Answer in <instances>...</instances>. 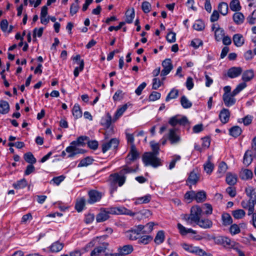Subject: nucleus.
I'll return each mask as SVG.
<instances>
[{"instance_id": "obj_1", "label": "nucleus", "mask_w": 256, "mask_h": 256, "mask_svg": "<svg viewBox=\"0 0 256 256\" xmlns=\"http://www.w3.org/2000/svg\"><path fill=\"white\" fill-rule=\"evenodd\" d=\"M152 152H145L142 156V162L146 166H151L157 168L162 165L160 158L157 157L159 154L160 144L154 141L150 142Z\"/></svg>"}, {"instance_id": "obj_2", "label": "nucleus", "mask_w": 256, "mask_h": 256, "mask_svg": "<svg viewBox=\"0 0 256 256\" xmlns=\"http://www.w3.org/2000/svg\"><path fill=\"white\" fill-rule=\"evenodd\" d=\"M88 138L86 136H80L78 137L76 140H74L70 142V146H68L66 150L68 153V158H73L77 154H83L84 150L80 148V146H84V140H87Z\"/></svg>"}, {"instance_id": "obj_3", "label": "nucleus", "mask_w": 256, "mask_h": 256, "mask_svg": "<svg viewBox=\"0 0 256 256\" xmlns=\"http://www.w3.org/2000/svg\"><path fill=\"white\" fill-rule=\"evenodd\" d=\"M202 209L198 206H194L191 208L190 216H186L185 220L188 224H192V222H197L200 220V216L202 213Z\"/></svg>"}, {"instance_id": "obj_4", "label": "nucleus", "mask_w": 256, "mask_h": 256, "mask_svg": "<svg viewBox=\"0 0 256 256\" xmlns=\"http://www.w3.org/2000/svg\"><path fill=\"white\" fill-rule=\"evenodd\" d=\"M166 137L170 140L171 144H177L180 142L182 138L180 134L178 132V130L172 128L168 130L166 134Z\"/></svg>"}, {"instance_id": "obj_5", "label": "nucleus", "mask_w": 256, "mask_h": 256, "mask_svg": "<svg viewBox=\"0 0 256 256\" xmlns=\"http://www.w3.org/2000/svg\"><path fill=\"white\" fill-rule=\"evenodd\" d=\"M108 212L112 214H126L130 216L135 215L134 212L124 206L109 208Z\"/></svg>"}, {"instance_id": "obj_6", "label": "nucleus", "mask_w": 256, "mask_h": 256, "mask_svg": "<svg viewBox=\"0 0 256 256\" xmlns=\"http://www.w3.org/2000/svg\"><path fill=\"white\" fill-rule=\"evenodd\" d=\"M209 240H213L216 244H222L224 247L233 246L232 242L229 238L223 236H212L209 238Z\"/></svg>"}, {"instance_id": "obj_7", "label": "nucleus", "mask_w": 256, "mask_h": 256, "mask_svg": "<svg viewBox=\"0 0 256 256\" xmlns=\"http://www.w3.org/2000/svg\"><path fill=\"white\" fill-rule=\"evenodd\" d=\"M200 173L198 169H194L192 171L186 180V183L190 187L192 185L196 184L200 179Z\"/></svg>"}, {"instance_id": "obj_8", "label": "nucleus", "mask_w": 256, "mask_h": 256, "mask_svg": "<svg viewBox=\"0 0 256 256\" xmlns=\"http://www.w3.org/2000/svg\"><path fill=\"white\" fill-rule=\"evenodd\" d=\"M136 170L134 169H132L131 168L129 167H125L120 172V176L118 180V185L119 186H122L126 181V176H124L125 174H128V173H132L135 172Z\"/></svg>"}, {"instance_id": "obj_9", "label": "nucleus", "mask_w": 256, "mask_h": 256, "mask_svg": "<svg viewBox=\"0 0 256 256\" xmlns=\"http://www.w3.org/2000/svg\"><path fill=\"white\" fill-rule=\"evenodd\" d=\"M118 144V141L116 138H112L108 142H104L102 145V152L105 153L111 148H116Z\"/></svg>"}, {"instance_id": "obj_10", "label": "nucleus", "mask_w": 256, "mask_h": 256, "mask_svg": "<svg viewBox=\"0 0 256 256\" xmlns=\"http://www.w3.org/2000/svg\"><path fill=\"white\" fill-rule=\"evenodd\" d=\"M212 30L214 32L215 38L217 41H220L224 36V31L220 28L217 24H212Z\"/></svg>"}, {"instance_id": "obj_11", "label": "nucleus", "mask_w": 256, "mask_h": 256, "mask_svg": "<svg viewBox=\"0 0 256 256\" xmlns=\"http://www.w3.org/2000/svg\"><path fill=\"white\" fill-rule=\"evenodd\" d=\"M162 66L164 68L161 72V76H162L168 74L173 68L171 60L170 58L164 60L162 62Z\"/></svg>"}, {"instance_id": "obj_12", "label": "nucleus", "mask_w": 256, "mask_h": 256, "mask_svg": "<svg viewBox=\"0 0 256 256\" xmlns=\"http://www.w3.org/2000/svg\"><path fill=\"white\" fill-rule=\"evenodd\" d=\"M139 156V154L134 144L130 146V150L126 157V162L130 164L132 162L137 159Z\"/></svg>"}, {"instance_id": "obj_13", "label": "nucleus", "mask_w": 256, "mask_h": 256, "mask_svg": "<svg viewBox=\"0 0 256 256\" xmlns=\"http://www.w3.org/2000/svg\"><path fill=\"white\" fill-rule=\"evenodd\" d=\"M110 214V213H109L108 212V208H101L100 212L96 216V222H100L106 221L109 218Z\"/></svg>"}, {"instance_id": "obj_14", "label": "nucleus", "mask_w": 256, "mask_h": 256, "mask_svg": "<svg viewBox=\"0 0 256 256\" xmlns=\"http://www.w3.org/2000/svg\"><path fill=\"white\" fill-rule=\"evenodd\" d=\"M89 199L88 202L92 204L99 201L102 196V194L96 190H92L88 192Z\"/></svg>"}, {"instance_id": "obj_15", "label": "nucleus", "mask_w": 256, "mask_h": 256, "mask_svg": "<svg viewBox=\"0 0 256 256\" xmlns=\"http://www.w3.org/2000/svg\"><path fill=\"white\" fill-rule=\"evenodd\" d=\"M64 244L63 243L59 241H56L52 244L48 248L49 251L52 253L58 252L63 248Z\"/></svg>"}, {"instance_id": "obj_16", "label": "nucleus", "mask_w": 256, "mask_h": 256, "mask_svg": "<svg viewBox=\"0 0 256 256\" xmlns=\"http://www.w3.org/2000/svg\"><path fill=\"white\" fill-rule=\"evenodd\" d=\"M235 96L232 92V94H224L223 95V100L224 104L227 106H230L234 105L236 102L234 98Z\"/></svg>"}, {"instance_id": "obj_17", "label": "nucleus", "mask_w": 256, "mask_h": 256, "mask_svg": "<svg viewBox=\"0 0 256 256\" xmlns=\"http://www.w3.org/2000/svg\"><path fill=\"white\" fill-rule=\"evenodd\" d=\"M241 205L243 208L248 209V215H251L254 212V201H251L250 200H242L241 202Z\"/></svg>"}, {"instance_id": "obj_18", "label": "nucleus", "mask_w": 256, "mask_h": 256, "mask_svg": "<svg viewBox=\"0 0 256 256\" xmlns=\"http://www.w3.org/2000/svg\"><path fill=\"white\" fill-rule=\"evenodd\" d=\"M240 67H232L230 68L227 72L228 76L230 78H234L239 76L242 72Z\"/></svg>"}, {"instance_id": "obj_19", "label": "nucleus", "mask_w": 256, "mask_h": 256, "mask_svg": "<svg viewBox=\"0 0 256 256\" xmlns=\"http://www.w3.org/2000/svg\"><path fill=\"white\" fill-rule=\"evenodd\" d=\"M232 40L234 45L237 47L242 46L245 41L244 37L240 34H234L233 36Z\"/></svg>"}, {"instance_id": "obj_20", "label": "nucleus", "mask_w": 256, "mask_h": 256, "mask_svg": "<svg viewBox=\"0 0 256 256\" xmlns=\"http://www.w3.org/2000/svg\"><path fill=\"white\" fill-rule=\"evenodd\" d=\"M252 176L253 173L252 171L248 169H242L240 172V177L243 180H250Z\"/></svg>"}, {"instance_id": "obj_21", "label": "nucleus", "mask_w": 256, "mask_h": 256, "mask_svg": "<svg viewBox=\"0 0 256 256\" xmlns=\"http://www.w3.org/2000/svg\"><path fill=\"white\" fill-rule=\"evenodd\" d=\"M119 176L120 173L114 174L110 176V186L112 187L111 193L116 190L117 187L116 186V184L118 182Z\"/></svg>"}, {"instance_id": "obj_22", "label": "nucleus", "mask_w": 256, "mask_h": 256, "mask_svg": "<svg viewBox=\"0 0 256 256\" xmlns=\"http://www.w3.org/2000/svg\"><path fill=\"white\" fill-rule=\"evenodd\" d=\"M254 77V71L252 70H248L244 71L242 74V80L245 82L251 80Z\"/></svg>"}, {"instance_id": "obj_23", "label": "nucleus", "mask_w": 256, "mask_h": 256, "mask_svg": "<svg viewBox=\"0 0 256 256\" xmlns=\"http://www.w3.org/2000/svg\"><path fill=\"white\" fill-rule=\"evenodd\" d=\"M108 246V243H104L101 246L96 247L91 252V256H98L100 254L104 252Z\"/></svg>"}, {"instance_id": "obj_24", "label": "nucleus", "mask_w": 256, "mask_h": 256, "mask_svg": "<svg viewBox=\"0 0 256 256\" xmlns=\"http://www.w3.org/2000/svg\"><path fill=\"white\" fill-rule=\"evenodd\" d=\"M237 176L234 174L228 172L226 176V180L229 185H234L237 182Z\"/></svg>"}, {"instance_id": "obj_25", "label": "nucleus", "mask_w": 256, "mask_h": 256, "mask_svg": "<svg viewBox=\"0 0 256 256\" xmlns=\"http://www.w3.org/2000/svg\"><path fill=\"white\" fill-rule=\"evenodd\" d=\"M230 112L227 109H223L220 114L219 117L221 122L224 123H226L230 118Z\"/></svg>"}, {"instance_id": "obj_26", "label": "nucleus", "mask_w": 256, "mask_h": 256, "mask_svg": "<svg viewBox=\"0 0 256 256\" xmlns=\"http://www.w3.org/2000/svg\"><path fill=\"white\" fill-rule=\"evenodd\" d=\"M126 236L127 238L132 240H136L140 237L139 233L134 229L126 232Z\"/></svg>"}, {"instance_id": "obj_27", "label": "nucleus", "mask_w": 256, "mask_h": 256, "mask_svg": "<svg viewBox=\"0 0 256 256\" xmlns=\"http://www.w3.org/2000/svg\"><path fill=\"white\" fill-rule=\"evenodd\" d=\"M118 250L119 253L122 254V256H124V255L130 254L133 251L134 248L132 245L128 244L120 248Z\"/></svg>"}, {"instance_id": "obj_28", "label": "nucleus", "mask_w": 256, "mask_h": 256, "mask_svg": "<svg viewBox=\"0 0 256 256\" xmlns=\"http://www.w3.org/2000/svg\"><path fill=\"white\" fill-rule=\"evenodd\" d=\"M28 185V182L25 178H22L18 180L16 182L12 184L13 187L15 189H22L26 188Z\"/></svg>"}, {"instance_id": "obj_29", "label": "nucleus", "mask_w": 256, "mask_h": 256, "mask_svg": "<svg viewBox=\"0 0 256 256\" xmlns=\"http://www.w3.org/2000/svg\"><path fill=\"white\" fill-rule=\"evenodd\" d=\"M206 193L205 192L201 190L197 192H196L195 200L196 202H202L206 200Z\"/></svg>"}, {"instance_id": "obj_30", "label": "nucleus", "mask_w": 256, "mask_h": 256, "mask_svg": "<svg viewBox=\"0 0 256 256\" xmlns=\"http://www.w3.org/2000/svg\"><path fill=\"white\" fill-rule=\"evenodd\" d=\"M10 110V105L5 100L0 101V113L2 114H6Z\"/></svg>"}, {"instance_id": "obj_31", "label": "nucleus", "mask_w": 256, "mask_h": 256, "mask_svg": "<svg viewBox=\"0 0 256 256\" xmlns=\"http://www.w3.org/2000/svg\"><path fill=\"white\" fill-rule=\"evenodd\" d=\"M233 20L235 23L238 24H240L243 23L244 16L242 13L236 12L233 15Z\"/></svg>"}, {"instance_id": "obj_32", "label": "nucleus", "mask_w": 256, "mask_h": 256, "mask_svg": "<svg viewBox=\"0 0 256 256\" xmlns=\"http://www.w3.org/2000/svg\"><path fill=\"white\" fill-rule=\"evenodd\" d=\"M218 10L222 15L226 16L228 12V4L226 2H222L218 6Z\"/></svg>"}, {"instance_id": "obj_33", "label": "nucleus", "mask_w": 256, "mask_h": 256, "mask_svg": "<svg viewBox=\"0 0 256 256\" xmlns=\"http://www.w3.org/2000/svg\"><path fill=\"white\" fill-rule=\"evenodd\" d=\"M112 122L111 116L108 113L106 116L102 117L101 120V124L106 128H108Z\"/></svg>"}, {"instance_id": "obj_34", "label": "nucleus", "mask_w": 256, "mask_h": 256, "mask_svg": "<svg viewBox=\"0 0 256 256\" xmlns=\"http://www.w3.org/2000/svg\"><path fill=\"white\" fill-rule=\"evenodd\" d=\"M151 198L152 196L150 194H146L144 196L136 198L135 202V204H147L150 202Z\"/></svg>"}, {"instance_id": "obj_35", "label": "nucleus", "mask_w": 256, "mask_h": 256, "mask_svg": "<svg viewBox=\"0 0 256 256\" xmlns=\"http://www.w3.org/2000/svg\"><path fill=\"white\" fill-rule=\"evenodd\" d=\"M228 169L227 164L224 162H222L218 165V170L217 172L218 176L221 177L226 172Z\"/></svg>"}, {"instance_id": "obj_36", "label": "nucleus", "mask_w": 256, "mask_h": 256, "mask_svg": "<svg viewBox=\"0 0 256 256\" xmlns=\"http://www.w3.org/2000/svg\"><path fill=\"white\" fill-rule=\"evenodd\" d=\"M245 192L248 196L250 199L256 197V188L252 186H248L245 189Z\"/></svg>"}, {"instance_id": "obj_37", "label": "nucleus", "mask_w": 256, "mask_h": 256, "mask_svg": "<svg viewBox=\"0 0 256 256\" xmlns=\"http://www.w3.org/2000/svg\"><path fill=\"white\" fill-rule=\"evenodd\" d=\"M242 132L241 128L238 126H234L229 130L230 134L234 137H238Z\"/></svg>"}, {"instance_id": "obj_38", "label": "nucleus", "mask_w": 256, "mask_h": 256, "mask_svg": "<svg viewBox=\"0 0 256 256\" xmlns=\"http://www.w3.org/2000/svg\"><path fill=\"white\" fill-rule=\"evenodd\" d=\"M252 152L250 150H247L244 156V164L248 166L252 161Z\"/></svg>"}, {"instance_id": "obj_39", "label": "nucleus", "mask_w": 256, "mask_h": 256, "mask_svg": "<svg viewBox=\"0 0 256 256\" xmlns=\"http://www.w3.org/2000/svg\"><path fill=\"white\" fill-rule=\"evenodd\" d=\"M178 228L180 230V232L182 235H186L188 233L196 234V232L192 228L186 229L182 224L178 223Z\"/></svg>"}, {"instance_id": "obj_40", "label": "nucleus", "mask_w": 256, "mask_h": 256, "mask_svg": "<svg viewBox=\"0 0 256 256\" xmlns=\"http://www.w3.org/2000/svg\"><path fill=\"white\" fill-rule=\"evenodd\" d=\"M135 14L134 9L132 10H128L126 12V22L125 23L130 24L132 22Z\"/></svg>"}, {"instance_id": "obj_41", "label": "nucleus", "mask_w": 256, "mask_h": 256, "mask_svg": "<svg viewBox=\"0 0 256 256\" xmlns=\"http://www.w3.org/2000/svg\"><path fill=\"white\" fill-rule=\"evenodd\" d=\"M164 240V231L160 230L158 232L155 238L154 242L158 244H162Z\"/></svg>"}, {"instance_id": "obj_42", "label": "nucleus", "mask_w": 256, "mask_h": 256, "mask_svg": "<svg viewBox=\"0 0 256 256\" xmlns=\"http://www.w3.org/2000/svg\"><path fill=\"white\" fill-rule=\"evenodd\" d=\"M72 114L76 118H78L82 116V112L78 104H75L72 108Z\"/></svg>"}, {"instance_id": "obj_43", "label": "nucleus", "mask_w": 256, "mask_h": 256, "mask_svg": "<svg viewBox=\"0 0 256 256\" xmlns=\"http://www.w3.org/2000/svg\"><path fill=\"white\" fill-rule=\"evenodd\" d=\"M85 205V200L82 198L76 200L75 208L78 212H81Z\"/></svg>"}, {"instance_id": "obj_44", "label": "nucleus", "mask_w": 256, "mask_h": 256, "mask_svg": "<svg viewBox=\"0 0 256 256\" xmlns=\"http://www.w3.org/2000/svg\"><path fill=\"white\" fill-rule=\"evenodd\" d=\"M233 216L236 219L242 218L246 215L245 212L242 209L234 210L232 212Z\"/></svg>"}, {"instance_id": "obj_45", "label": "nucleus", "mask_w": 256, "mask_h": 256, "mask_svg": "<svg viewBox=\"0 0 256 256\" xmlns=\"http://www.w3.org/2000/svg\"><path fill=\"white\" fill-rule=\"evenodd\" d=\"M180 104L184 108H190L192 106V103L184 96H182Z\"/></svg>"}, {"instance_id": "obj_46", "label": "nucleus", "mask_w": 256, "mask_h": 256, "mask_svg": "<svg viewBox=\"0 0 256 256\" xmlns=\"http://www.w3.org/2000/svg\"><path fill=\"white\" fill-rule=\"evenodd\" d=\"M24 159L27 162L30 164H34L36 162V160L34 155L30 152L24 154Z\"/></svg>"}, {"instance_id": "obj_47", "label": "nucleus", "mask_w": 256, "mask_h": 256, "mask_svg": "<svg viewBox=\"0 0 256 256\" xmlns=\"http://www.w3.org/2000/svg\"><path fill=\"white\" fill-rule=\"evenodd\" d=\"M222 224L224 226L230 225L232 222L231 216L227 213L224 214L222 215Z\"/></svg>"}, {"instance_id": "obj_48", "label": "nucleus", "mask_w": 256, "mask_h": 256, "mask_svg": "<svg viewBox=\"0 0 256 256\" xmlns=\"http://www.w3.org/2000/svg\"><path fill=\"white\" fill-rule=\"evenodd\" d=\"M178 95V90L173 88L168 93L166 98V101L168 102L171 99L176 98Z\"/></svg>"}, {"instance_id": "obj_49", "label": "nucleus", "mask_w": 256, "mask_h": 256, "mask_svg": "<svg viewBox=\"0 0 256 256\" xmlns=\"http://www.w3.org/2000/svg\"><path fill=\"white\" fill-rule=\"evenodd\" d=\"M93 160V159H92L91 158L86 157L80 160L78 164V167L80 168L83 166H86L92 164Z\"/></svg>"}, {"instance_id": "obj_50", "label": "nucleus", "mask_w": 256, "mask_h": 256, "mask_svg": "<svg viewBox=\"0 0 256 256\" xmlns=\"http://www.w3.org/2000/svg\"><path fill=\"white\" fill-rule=\"evenodd\" d=\"M128 108L127 104H124L121 108H118L115 113L114 118V120H118L120 116H121L123 113Z\"/></svg>"}, {"instance_id": "obj_51", "label": "nucleus", "mask_w": 256, "mask_h": 256, "mask_svg": "<svg viewBox=\"0 0 256 256\" xmlns=\"http://www.w3.org/2000/svg\"><path fill=\"white\" fill-rule=\"evenodd\" d=\"M230 6L232 11H238L241 8L238 0H232L230 2Z\"/></svg>"}, {"instance_id": "obj_52", "label": "nucleus", "mask_w": 256, "mask_h": 256, "mask_svg": "<svg viewBox=\"0 0 256 256\" xmlns=\"http://www.w3.org/2000/svg\"><path fill=\"white\" fill-rule=\"evenodd\" d=\"M78 64H79V66L76 67L74 68V74L76 78L78 77L79 74V72H82L84 70V60H80V62H78Z\"/></svg>"}, {"instance_id": "obj_53", "label": "nucleus", "mask_w": 256, "mask_h": 256, "mask_svg": "<svg viewBox=\"0 0 256 256\" xmlns=\"http://www.w3.org/2000/svg\"><path fill=\"white\" fill-rule=\"evenodd\" d=\"M152 240V237L150 236H144L138 240V244H146L151 242Z\"/></svg>"}, {"instance_id": "obj_54", "label": "nucleus", "mask_w": 256, "mask_h": 256, "mask_svg": "<svg viewBox=\"0 0 256 256\" xmlns=\"http://www.w3.org/2000/svg\"><path fill=\"white\" fill-rule=\"evenodd\" d=\"M193 28L196 30H202L204 28V24L201 20H197L193 25Z\"/></svg>"}, {"instance_id": "obj_55", "label": "nucleus", "mask_w": 256, "mask_h": 256, "mask_svg": "<svg viewBox=\"0 0 256 256\" xmlns=\"http://www.w3.org/2000/svg\"><path fill=\"white\" fill-rule=\"evenodd\" d=\"M252 116L248 115L244 118L238 120V122H243L244 125L248 126L251 124L252 120Z\"/></svg>"}, {"instance_id": "obj_56", "label": "nucleus", "mask_w": 256, "mask_h": 256, "mask_svg": "<svg viewBox=\"0 0 256 256\" xmlns=\"http://www.w3.org/2000/svg\"><path fill=\"white\" fill-rule=\"evenodd\" d=\"M246 86V84L244 82L238 84L236 87V88L232 91V94H234V96H236L240 91L244 90Z\"/></svg>"}, {"instance_id": "obj_57", "label": "nucleus", "mask_w": 256, "mask_h": 256, "mask_svg": "<svg viewBox=\"0 0 256 256\" xmlns=\"http://www.w3.org/2000/svg\"><path fill=\"white\" fill-rule=\"evenodd\" d=\"M65 178V176L63 175L54 177L50 182V184H55L58 186Z\"/></svg>"}, {"instance_id": "obj_58", "label": "nucleus", "mask_w": 256, "mask_h": 256, "mask_svg": "<svg viewBox=\"0 0 256 256\" xmlns=\"http://www.w3.org/2000/svg\"><path fill=\"white\" fill-rule=\"evenodd\" d=\"M152 6L148 2H144L142 4V9L144 13H148L150 11Z\"/></svg>"}, {"instance_id": "obj_59", "label": "nucleus", "mask_w": 256, "mask_h": 256, "mask_svg": "<svg viewBox=\"0 0 256 256\" xmlns=\"http://www.w3.org/2000/svg\"><path fill=\"white\" fill-rule=\"evenodd\" d=\"M196 192L191 190L188 192L184 195V198L188 200L191 201L195 200Z\"/></svg>"}, {"instance_id": "obj_60", "label": "nucleus", "mask_w": 256, "mask_h": 256, "mask_svg": "<svg viewBox=\"0 0 256 256\" xmlns=\"http://www.w3.org/2000/svg\"><path fill=\"white\" fill-rule=\"evenodd\" d=\"M230 231L232 234H238L240 232V227L236 224H232L230 228Z\"/></svg>"}, {"instance_id": "obj_61", "label": "nucleus", "mask_w": 256, "mask_h": 256, "mask_svg": "<svg viewBox=\"0 0 256 256\" xmlns=\"http://www.w3.org/2000/svg\"><path fill=\"white\" fill-rule=\"evenodd\" d=\"M160 94L157 92H153L149 96V100L150 101H154L160 99Z\"/></svg>"}, {"instance_id": "obj_62", "label": "nucleus", "mask_w": 256, "mask_h": 256, "mask_svg": "<svg viewBox=\"0 0 256 256\" xmlns=\"http://www.w3.org/2000/svg\"><path fill=\"white\" fill-rule=\"evenodd\" d=\"M176 34L174 32H170L166 36V40L170 43H173L176 42Z\"/></svg>"}, {"instance_id": "obj_63", "label": "nucleus", "mask_w": 256, "mask_h": 256, "mask_svg": "<svg viewBox=\"0 0 256 256\" xmlns=\"http://www.w3.org/2000/svg\"><path fill=\"white\" fill-rule=\"evenodd\" d=\"M154 226V223L152 222H150L148 223L145 226V229L143 230L142 234H146L150 232L152 230Z\"/></svg>"}, {"instance_id": "obj_64", "label": "nucleus", "mask_w": 256, "mask_h": 256, "mask_svg": "<svg viewBox=\"0 0 256 256\" xmlns=\"http://www.w3.org/2000/svg\"><path fill=\"white\" fill-rule=\"evenodd\" d=\"M123 94L122 91L121 90H118L113 96V100L114 101H118L122 98Z\"/></svg>"}]
</instances>
